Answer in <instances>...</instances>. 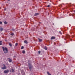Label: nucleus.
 <instances>
[{"instance_id": "1", "label": "nucleus", "mask_w": 75, "mask_h": 75, "mask_svg": "<svg viewBox=\"0 0 75 75\" xmlns=\"http://www.w3.org/2000/svg\"><path fill=\"white\" fill-rule=\"evenodd\" d=\"M2 49L3 51L4 52L5 54H6L8 52V49L6 47H2Z\"/></svg>"}, {"instance_id": "2", "label": "nucleus", "mask_w": 75, "mask_h": 75, "mask_svg": "<svg viewBox=\"0 0 75 75\" xmlns=\"http://www.w3.org/2000/svg\"><path fill=\"white\" fill-rule=\"evenodd\" d=\"M3 65H4V67L1 68V69H6L7 67H6V66L5 64H3Z\"/></svg>"}, {"instance_id": "3", "label": "nucleus", "mask_w": 75, "mask_h": 75, "mask_svg": "<svg viewBox=\"0 0 75 75\" xmlns=\"http://www.w3.org/2000/svg\"><path fill=\"white\" fill-rule=\"evenodd\" d=\"M66 38H70V35H69L68 34H67L66 35Z\"/></svg>"}, {"instance_id": "4", "label": "nucleus", "mask_w": 75, "mask_h": 75, "mask_svg": "<svg viewBox=\"0 0 75 75\" xmlns=\"http://www.w3.org/2000/svg\"><path fill=\"white\" fill-rule=\"evenodd\" d=\"M8 72H9V71H8V70H5L4 71V74H7V73H8Z\"/></svg>"}, {"instance_id": "5", "label": "nucleus", "mask_w": 75, "mask_h": 75, "mask_svg": "<svg viewBox=\"0 0 75 75\" xmlns=\"http://www.w3.org/2000/svg\"><path fill=\"white\" fill-rule=\"evenodd\" d=\"M56 37L55 36H52L51 37V40H54V39H55Z\"/></svg>"}, {"instance_id": "6", "label": "nucleus", "mask_w": 75, "mask_h": 75, "mask_svg": "<svg viewBox=\"0 0 75 75\" xmlns=\"http://www.w3.org/2000/svg\"><path fill=\"white\" fill-rule=\"evenodd\" d=\"M38 40L39 42H41V41H42V40L41 39L38 38Z\"/></svg>"}, {"instance_id": "7", "label": "nucleus", "mask_w": 75, "mask_h": 75, "mask_svg": "<svg viewBox=\"0 0 75 75\" xmlns=\"http://www.w3.org/2000/svg\"><path fill=\"white\" fill-rule=\"evenodd\" d=\"M24 43H25V44H28V42H27V41L26 40H25L24 41Z\"/></svg>"}, {"instance_id": "8", "label": "nucleus", "mask_w": 75, "mask_h": 75, "mask_svg": "<svg viewBox=\"0 0 75 75\" xmlns=\"http://www.w3.org/2000/svg\"><path fill=\"white\" fill-rule=\"evenodd\" d=\"M9 60H8L9 62H12V60H11V59H9Z\"/></svg>"}, {"instance_id": "9", "label": "nucleus", "mask_w": 75, "mask_h": 75, "mask_svg": "<svg viewBox=\"0 0 75 75\" xmlns=\"http://www.w3.org/2000/svg\"><path fill=\"white\" fill-rule=\"evenodd\" d=\"M39 14V13H35V14L34 16H38Z\"/></svg>"}, {"instance_id": "10", "label": "nucleus", "mask_w": 75, "mask_h": 75, "mask_svg": "<svg viewBox=\"0 0 75 75\" xmlns=\"http://www.w3.org/2000/svg\"><path fill=\"white\" fill-rule=\"evenodd\" d=\"M3 28H0V31H3Z\"/></svg>"}, {"instance_id": "11", "label": "nucleus", "mask_w": 75, "mask_h": 75, "mask_svg": "<svg viewBox=\"0 0 75 75\" xmlns=\"http://www.w3.org/2000/svg\"><path fill=\"white\" fill-rule=\"evenodd\" d=\"M44 49L45 50H47V47L46 46H45V47H44Z\"/></svg>"}, {"instance_id": "12", "label": "nucleus", "mask_w": 75, "mask_h": 75, "mask_svg": "<svg viewBox=\"0 0 75 75\" xmlns=\"http://www.w3.org/2000/svg\"><path fill=\"white\" fill-rule=\"evenodd\" d=\"M47 74L48 75H51V74H50V73H49V72H48V71H47Z\"/></svg>"}, {"instance_id": "13", "label": "nucleus", "mask_w": 75, "mask_h": 75, "mask_svg": "<svg viewBox=\"0 0 75 75\" xmlns=\"http://www.w3.org/2000/svg\"><path fill=\"white\" fill-rule=\"evenodd\" d=\"M4 24H7V22L5 21L4 22Z\"/></svg>"}, {"instance_id": "14", "label": "nucleus", "mask_w": 75, "mask_h": 75, "mask_svg": "<svg viewBox=\"0 0 75 75\" xmlns=\"http://www.w3.org/2000/svg\"><path fill=\"white\" fill-rule=\"evenodd\" d=\"M9 44L10 47H11V46H12V45H11V43H9Z\"/></svg>"}, {"instance_id": "15", "label": "nucleus", "mask_w": 75, "mask_h": 75, "mask_svg": "<svg viewBox=\"0 0 75 75\" xmlns=\"http://www.w3.org/2000/svg\"><path fill=\"white\" fill-rule=\"evenodd\" d=\"M2 41H0V45H2V43H1Z\"/></svg>"}, {"instance_id": "16", "label": "nucleus", "mask_w": 75, "mask_h": 75, "mask_svg": "<svg viewBox=\"0 0 75 75\" xmlns=\"http://www.w3.org/2000/svg\"><path fill=\"white\" fill-rule=\"evenodd\" d=\"M31 68H32V67L30 66L29 67V69H30V70H31Z\"/></svg>"}, {"instance_id": "17", "label": "nucleus", "mask_w": 75, "mask_h": 75, "mask_svg": "<svg viewBox=\"0 0 75 75\" xmlns=\"http://www.w3.org/2000/svg\"><path fill=\"white\" fill-rule=\"evenodd\" d=\"M21 49V50H23V49H24V47L22 46Z\"/></svg>"}, {"instance_id": "18", "label": "nucleus", "mask_w": 75, "mask_h": 75, "mask_svg": "<svg viewBox=\"0 0 75 75\" xmlns=\"http://www.w3.org/2000/svg\"><path fill=\"white\" fill-rule=\"evenodd\" d=\"M11 71H12V72H13L14 71V69H11Z\"/></svg>"}, {"instance_id": "19", "label": "nucleus", "mask_w": 75, "mask_h": 75, "mask_svg": "<svg viewBox=\"0 0 75 75\" xmlns=\"http://www.w3.org/2000/svg\"><path fill=\"white\" fill-rule=\"evenodd\" d=\"M25 51L23 50V51H22V53H23V54H25Z\"/></svg>"}, {"instance_id": "20", "label": "nucleus", "mask_w": 75, "mask_h": 75, "mask_svg": "<svg viewBox=\"0 0 75 75\" xmlns=\"http://www.w3.org/2000/svg\"><path fill=\"white\" fill-rule=\"evenodd\" d=\"M11 35H14V33H12L11 34Z\"/></svg>"}, {"instance_id": "21", "label": "nucleus", "mask_w": 75, "mask_h": 75, "mask_svg": "<svg viewBox=\"0 0 75 75\" xmlns=\"http://www.w3.org/2000/svg\"><path fill=\"white\" fill-rule=\"evenodd\" d=\"M18 45V43H16L15 45L16 47V46H17Z\"/></svg>"}, {"instance_id": "22", "label": "nucleus", "mask_w": 75, "mask_h": 75, "mask_svg": "<svg viewBox=\"0 0 75 75\" xmlns=\"http://www.w3.org/2000/svg\"><path fill=\"white\" fill-rule=\"evenodd\" d=\"M50 7V5H47V7Z\"/></svg>"}, {"instance_id": "23", "label": "nucleus", "mask_w": 75, "mask_h": 75, "mask_svg": "<svg viewBox=\"0 0 75 75\" xmlns=\"http://www.w3.org/2000/svg\"><path fill=\"white\" fill-rule=\"evenodd\" d=\"M59 34H60L62 35V33H61V32L59 31Z\"/></svg>"}, {"instance_id": "24", "label": "nucleus", "mask_w": 75, "mask_h": 75, "mask_svg": "<svg viewBox=\"0 0 75 75\" xmlns=\"http://www.w3.org/2000/svg\"><path fill=\"white\" fill-rule=\"evenodd\" d=\"M38 52L39 54H40V53H41V51H39Z\"/></svg>"}, {"instance_id": "25", "label": "nucleus", "mask_w": 75, "mask_h": 75, "mask_svg": "<svg viewBox=\"0 0 75 75\" xmlns=\"http://www.w3.org/2000/svg\"><path fill=\"white\" fill-rule=\"evenodd\" d=\"M12 31H15V29H12Z\"/></svg>"}, {"instance_id": "26", "label": "nucleus", "mask_w": 75, "mask_h": 75, "mask_svg": "<svg viewBox=\"0 0 75 75\" xmlns=\"http://www.w3.org/2000/svg\"><path fill=\"white\" fill-rule=\"evenodd\" d=\"M0 24H2V22L0 21Z\"/></svg>"}, {"instance_id": "27", "label": "nucleus", "mask_w": 75, "mask_h": 75, "mask_svg": "<svg viewBox=\"0 0 75 75\" xmlns=\"http://www.w3.org/2000/svg\"><path fill=\"white\" fill-rule=\"evenodd\" d=\"M39 24H41V22H39Z\"/></svg>"}, {"instance_id": "28", "label": "nucleus", "mask_w": 75, "mask_h": 75, "mask_svg": "<svg viewBox=\"0 0 75 75\" xmlns=\"http://www.w3.org/2000/svg\"><path fill=\"white\" fill-rule=\"evenodd\" d=\"M5 41H7V40H5Z\"/></svg>"}, {"instance_id": "29", "label": "nucleus", "mask_w": 75, "mask_h": 75, "mask_svg": "<svg viewBox=\"0 0 75 75\" xmlns=\"http://www.w3.org/2000/svg\"><path fill=\"white\" fill-rule=\"evenodd\" d=\"M14 58H15V57H16V56H14Z\"/></svg>"}, {"instance_id": "30", "label": "nucleus", "mask_w": 75, "mask_h": 75, "mask_svg": "<svg viewBox=\"0 0 75 75\" xmlns=\"http://www.w3.org/2000/svg\"><path fill=\"white\" fill-rule=\"evenodd\" d=\"M6 10V9H4V10H5V11Z\"/></svg>"}, {"instance_id": "31", "label": "nucleus", "mask_w": 75, "mask_h": 75, "mask_svg": "<svg viewBox=\"0 0 75 75\" xmlns=\"http://www.w3.org/2000/svg\"><path fill=\"white\" fill-rule=\"evenodd\" d=\"M10 0H8V1H10Z\"/></svg>"}]
</instances>
